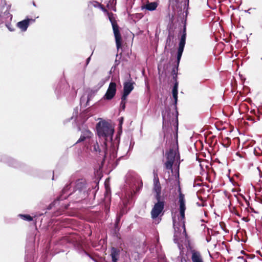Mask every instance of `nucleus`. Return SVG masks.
Listing matches in <instances>:
<instances>
[{"label": "nucleus", "instance_id": "obj_46", "mask_svg": "<svg viewBox=\"0 0 262 262\" xmlns=\"http://www.w3.org/2000/svg\"><path fill=\"white\" fill-rule=\"evenodd\" d=\"M243 258V257H238V258Z\"/></svg>", "mask_w": 262, "mask_h": 262}, {"label": "nucleus", "instance_id": "obj_31", "mask_svg": "<svg viewBox=\"0 0 262 262\" xmlns=\"http://www.w3.org/2000/svg\"><path fill=\"white\" fill-rule=\"evenodd\" d=\"M90 60H91V57H89V58H87L86 61V66L89 64Z\"/></svg>", "mask_w": 262, "mask_h": 262}, {"label": "nucleus", "instance_id": "obj_7", "mask_svg": "<svg viewBox=\"0 0 262 262\" xmlns=\"http://www.w3.org/2000/svg\"><path fill=\"white\" fill-rule=\"evenodd\" d=\"M153 191L156 193L155 195L156 199L161 198V186L158 174L156 172H154Z\"/></svg>", "mask_w": 262, "mask_h": 262}, {"label": "nucleus", "instance_id": "obj_26", "mask_svg": "<svg viewBox=\"0 0 262 262\" xmlns=\"http://www.w3.org/2000/svg\"><path fill=\"white\" fill-rule=\"evenodd\" d=\"M5 25L6 27L8 29V30L10 31H13L14 30V28L13 26L11 25V24L9 23H5Z\"/></svg>", "mask_w": 262, "mask_h": 262}, {"label": "nucleus", "instance_id": "obj_21", "mask_svg": "<svg viewBox=\"0 0 262 262\" xmlns=\"http://www.w3.org/2000/svg\"><path fill=\"white\" fill-rule=\"evenodd\" d=\"M172 38H173L172 36H171L170 35H168L166 38V45L165 48H167V47L170 48L172 46Z\"/></svg>", "mask_w": 262, "mask_h": 262}, {"label": "nucleus", "instance_id": "obj_11", "mask_svg": "<svg viewBox=\"0 0 262 262\" xmlns=\"http://www.w3.org/2000/svg\"><path fill=\"white\" fill-rule=\"evenodd\" d=\"M113 30L114 34L117 48L118 49L121 46V36L118 25L113 24Z\"/></svg>", "mask_w": 262, "mask_h": 262}, {"label": "nucleus", "instance_id": "obj_10", "mask_svg": "<svg viewBox=\"0 0 262 262\" xmlns=\"http://www.w3.org/2000/svg\"><path fill=\"white\" fill-rule=\"evenodd\" d=\"M93 133L89 129H84L81 132V134L79 139L76 142V144L83 142L84 141L88 142L89 144H92L91 138L93 137Z\"/></svg>", "mask_w": 262, "mask_h": 262}, {"label": "nucleus", "instance_id": "obj_14", "mask_svg": "<svg viewBox=\"0 0 262 262\" xmlns=\"http://www.w3.org/2000/svg\"><path fill=\"white\" fill-rule=\"evenodd\" d=\"M191 259L192 262H204L201 253L195 250H191Z\"/></svg>", "mask_w": 262, "mask_h": 262}, {"label": "nucleus", "instance_id": "obj_12", "mask_svg": "<svg viewBox=\"0 0 262 262\" xmlns=\"http://www.w3.org/2000/svg\"><path fill=\"white\" fill-rule=\"evenodd\" d=\"M35 21L34 19L27 18L22 21L18 22L17 24V26L22 31H26L30 23H33Z\"/></svg>", "mask_w": 262, "mask_h": 262}, {"label": "nucleus", "instance_id": "obj_38", "mask_svg": "<svg viewBox=\"0 0 262 262\" xmlns=\"http://www.w3.org/2000/svg\"><path fill=\"white\" fill-rule=\"evenodd\" d=\"M85 254H86L88 256H89L91 258H92V257L91 256V255H90L89 254L87 253L86 252H85Z\"/></svg>", "mask_w": 262, "mask_h": 262}, {"label": "nucleus", "instance_id": "obj_44", "mask_svg": "<svg viewBox=\"0 0 262 262\" xmlns=\"http://www.w3.org/2000/svg\"><path fill=\"white\" fill-rule=\"evenodd\" d=\"M169 177H170V176H169ZM168 180H170V179H171V178H168Z\"/></svg>", "mask_w": 262, "mask_h": 262}, {"label": "nucleus", "instance_id": "obj_34", "mask_svg": "<svg viewBox=\"0 0 262 262\" xmlns=\"http://www.w3.org/2000/svg\"><path fill=\"white\" fill-rule=\"evenodd\" d=\"M257 169L259 171L260 177H262V172L260 171L259 167H257Z\"/></svg>", "mask_w": 262, "mask_h": 262}, {"label": "nucleus", "instance_id": "obj_4", "mask_svg": "<svg viewBox=\"0 0 262 262\" xmlns=\"http://www.w3.org/2000/svg\"><path fill=\"white\" fill-rule=\"evenodd\" d=\"M157 202L154 204L151 212V217L156 224H158L161 221V217L164 214L165 206L164 201L159 198L156 199Z\"/></svg>", "mask_w": 262, "mask_h": 262}, {"label": "nucleus", "instance_id": "obj_2", "mask_svg": "<svg viewBox=\"0 0 262 262\" xmlns=\"http://www.w3.org/2000/svg\"><path fill=\"white\" fill-rule=\"evenodd\" d=\"M180 216L172 217L173 226L174 230L173 241L178 243L182 235H186V232L185 226V211L186 210L185 202L184 196L181 194L179 196Z\"/></svg>", "mask_w": 262, "mask_h": 262}, {"label": "nucleus", "instance_id": "obj_47", "mask_svg": "<svg viewBox=\"0 0 262 262\" xmlns=\"http://www.w3.org/2000/svg\"><path fill=\"white\" fill-rule=\"evenodd\" d=\"M261 59L262 60V58H261Z\"/></svg>", "mask_w": 262, "mask_h": 262}, {"label": "nucleus", "instance_id": "obj_19", "mask_svg": "<svg viewBox=\"0 0 262 262\" xmlns=\"http://www.w3.org/2000/svg\"><path fill=\"white\" fill-rule=\"evenodd\" d=\"M68 189H69V186L68 185H67L65 187H64V188L62 190V193H63V194L61 195L60 196H59V198H58L57 199V200H55L54 201L55 203H56L57 202L59 201L60 200H63V199H67L68 196L71 194V193H69L68 194H67V195H65V196L64 195V194L66 193V191L68 190Z\"/></svg>", "mask_w": 262, "mask_h": 262}, {"label": "nucleus", "instance_id": "obj_29", "mask_svg": "<svg viewBox=\"0 0 262 262\" xmlns=\"http://www.w3.org/2000/svg\"><path fill=\"white\" fill-rule=\"evenodd\" d=\"M182 3H184V5L188 6L189 5V0H182Z\"/></svg>", "mask_w": 262, "mask_h": 262}, {"label": "nucleus", "instance_id": "obj_15", "mask_svg": "<svg viewBox=\"0 0 262 262\" xmlns=\"http://www.w3.org/2000/svg\"><path fill=\"white\" fill-rule=\"evenodd\" d=\"M85 183L82 180H78L76 182L75 185V192L78 191V193H84L85 192Z\"/></svg>", "mask_w": 262, "mask_h": 262}, {"label": "nucleus", "instance_id": "obj_9", "mask_svg": "<svg viewBox=\"0 0 262 262\" xmlns=\"http://www.w3.org/2000/svg\"><path fill=\"white\" fill-rule=\"evenodd\" d=\"M116 91V83L114 82H111L109 84L106 92L103 96L104 99L107 100H112L115 96Z\"/></svg>", "mask_w": 262, "mask_h": 262}, {"label": "nucleus", "instance_id": "obj_13", "mask_svg": "<svg viewBox=\"0 0 262 262\" xmlns=\"http://www.w3.org/2000/svg\"><path fill=\"white\" fill-rule=\"evenodd\" d=\"M12 19V15L8 9L3 13L0 14V24L9 23Z\"/></svg>", "mask_w": 262, "mask_h": 262}, {"label": "nucleus", "instance_id": "obj_28", "mask_svg": "<svg viewBox=\"0 0 262 262\" xmlns=\"http://www.w3.org/2000/svg\"><path fill=\"white\" fill-rule=\"evenodd\" d=\"M120 216L117 217L116 219L115 225V229H117L118 228V225L120 222Z\"/></svg>", "mask_w": 262, "mask_h": 262}, {"label": "nucleus", "instance_id": "obj_37", "mask_svg": "<svg viewBox=\"0 0 262 262\" xmlns=\"http://www.w3.org/2000/svg\"><path fill=\"white\" fill-rule=\"evenodd\" d=\"M90 98L89 96H88V100H87V102H86L87 103H88V102L90 101Z\"/></svg>", "mask_w": 262, "mask_h": 262}, {"label": "nucleus", "instance_id": "obj_5", "mask_svg": "<svg viewBox=\"0 0 262 262\" xmlns=\"http://www.w3.org/2000/svg\"><path fill=\"white\" fill-rule=\"evenodd\" d=\"M176 151L170 149L168 152L166 154V161L164 163V167L166 170H170L173 174V169L172 166L176 157Z\"/></svg>", "mask_w": 262, "mask_h": 262}, {"label": "nucleus", "instance_id": "obj_42", "mask_svg": "<svg viewBox=\"0 0 262 262\" xmlns=\"http://www.w3.org/2000/svg\"><path fill=\"white\" fill-rule=\"evenodd\" d=\"M197 205H198L199 206H202V205H201L200 204H199V203H197Z\"/></svg>", "mask_w": 262, "mask_h": 262}, {"label": "nucleus", "instance_id": "obj_39", "mask_svg": "<svg viewBox=\"0 0 262 262\" xmlns=\"http://www.w3.org/2000/svg\"><path fill=\"white\" fill-rule=\"evenodd\" d=\"M172 72H173L174 73H176V70L174 69L172 70Z\"/></svg>", "mask_w": 262, "mask_h": 262}, {"label": "nucleus", "instance_id": "obj_23", "mask_svg": "<svg viewBox=\"0 0 262 262\" xmlns=\"http://www.w3.org/2000/svg\"><path fill=\"white\" fill-rule=\"evenodd\" d=\"M107 15H108V16L109 20H110V22L112 24V26H113V24H114L115 25H118L116 21L115 20V19L113 17V14L107 12Z\"/></svg>", "mask_w": 262, "mask_h": 262}, {"label": "nucleus", "instance_id": "obj_30", "mask_svg": "<svg viewBox=\"0 0 262 262\" xmlns=\"http://www.w3.org/2000/svg\"><path fill=\"white\" fill-rule=\"evenodd\" d=\"M135 181H136V183H137L138 185L139 184H140V183L141 184V185L142 184L141 181H140V180L138 178H136Z\"/></svg>", "mask_w": 262, "mask_h": 262}, {"label": "nucleus", "instance_id": "obj_41", "mask_svg": "<svg viewBox=\"0 0 262 262\" xmlns=\"http://www.w3.org/2000/svg\"><path fill=\"white\" fill-rule=\"evenodd\" d=\"M162 117H163V120L164 121V116L163 115V114H162Z\"/></svg>", "mask_w": 262, "mask_h": 262}, {"label": "nucleus", "instance_id": "obj_40", "mask_svg": "<svg viewBox=\"0 0 262 262\" xmlns=\"http://www.w3.org/2000/svg\"><path fill=\"white\" fill-rule=\"evenodd\" d=\"M123 204H124V205H126V203L125 202V201H123Z\"/></svg>", "mask_w": 262, "mask_h": 262}, {"label": "nucleus", "instance_id": "obj_16", "mask_svg": "<svg viewBox=\"0 0 262 262\" xmlns=\"http://www.w3.org/2000/svg\"><path fill=\"white\" fill-rule=\"evenodd\" d=\"M158 5V3L156 2H149L148 1L145 5L142 6L141 9H145L148 11H152L157 9Z\"/></svg>", "mask_w": 262, "mask_h": 262}, {"label": "nucleus", "instance_id": "obj_27", "mask_svg": "<svg viewBox=\"0 0 262 262\" xmlns=\"http://www.w3.org/2000/svg\"><path fill=\"white\" fill-rule=\"evenodd\" d=\"M176 179H179V164L177 167V169L175 171V174L173 175Z\"/></svg>", "mask_w": 262, "mask_h": 262}, {"label": "nucleus", "instance_id": "obj_24", "mask_svg": "<svg viewBox=\"0 0 262 262\" xmlns=\"http://www.w3.org/2000/svg\"><path fill=\"white\" fill-rule=\"evenodd\" d=\"M7 162L8 163V164L9 166L14 167H17V163L13 159L9 158V159H8V161H7Z\"/></svg>", "mask_w": 262, "mask_h": 262}, {"label": "nucleus", "instance_id": "obj_8", "mask_svg": "<svg viewBox=\"0 0 262 262\" xmlns=\"http://www.w3.org/2000/svg\"><path fill=\"white\" fill-rule=\"evenodd\" d=\"M135 82L130 78L124 82L123 83V92L122 96H123V99L129 95L134 89Z\"/></svg>", "mask_w": 262, "mask_h": 262}, {"label": "nucleus", "instance_id": "obj_43", "mask_svg": "<svg viewBox=\"0 0 262 262\" xmlns=\"http://www.w3.org/2000/svg\"><path fill=\"white\" fill-rule=\"evenodd\" d=\"M244 262H248L246 259H244Z\"/></svg>", "mask_w": 262, "mask_h": 262}, {"label": "nucleus", "instance_id": "obj_3", "mask_svg": "<svg viewBox=\"0 0 262 262\" xmlns=\"http://www.w3.org/2000/svg\"><path fill=\"white\" fill-rule=\"evenodd\" d=\"M97 135L100 140L110 142L111 144L114 134V129L106 122H99L96 126Z\"/></svg>", "mask_w": 262, "mask_h": 262}, {"label": "nucleus", "instance_id": "obj_6", "mask_svg": "<svg viewBox=\"0 0 262 262\" xmlns=\"http://www.w3.org/2000/svg\"><path fill=\"white\" fill-rule=\"evenodd\" d=\"M186 33L185 29H184L183 34L181 36L180 41L179 43V48L178 50L177 56V70H178L179 63L184 51L185 41H186Z\"/></svg>", "mask_w": 262, "mask_h": 262}, {"label": "nucleus", "instance_id": "obj_36", "mask_svg": "<svg viewBox=\"0 0 262 262\" xmlns=\"http://www.w3.org/2000/svg\"><path fill=\"white\" fill-rule=\"evenodd\" d=\"M102 11H103L104 12H107V13L108 12L107 11V10H106L105 9H104V8H102Z\"/></svg>", "mask_w": 262, "mask_h": 262}, {"label": "nucleus", "instance_id": "obj_1", "mask_svg": "<svg viewBox=\"0 0 262 262\" xmlns=\"http://www.w3.org/2000/svg\"><path fill=\"white\" fill-rule=\"evenodd\" d=\"M107 142L103 140L92 141L90 144V149L95 155L102 158L103 161H108V163L112 164L117 157V150L114 145L111 146L109 151L107 150Z\"/></svg>", "mask_w": 262, "mask_h": 262}, {"label": "nucleus", "instance_id": "obj_22", "mask_svg": "<svg viewBox=\"0 0 262 262\" xmlns=\"http://www.w3.org/2000/svg\"><path fill=\"white\" fill-rule=\"evenodd\" d=\"M19 216L20 217L21 219H22L23 220L27 221H31L33 220L32 217H31L29 214H19Z\"/></svg>", "mask_w": 262, "mask_h": 262}, {"label": "nucleus", "instance_id": "obj_18", "mask_svg": "<svg viewBox=\"0 0 262 262\" xmlns=\"http://www.w3.org/2000/svg\"><path fill=\"white\" fill-rule=\"evenodd\" d=\"M119 250L116 248L113 247L111 249V256L113 262H117V257L119 255Z\"/></svg>", "mask_w": 262, "mask_h": 262}, {"label": "nucleus", "instance_id": "obj_35", "mask_svg": "<svg viewBox=\"0 0 262 262\" xmlns=\"http://www.w3.org/2000/svg\"><path fill=\"white\" fill-rule=\"evenodd\" d=\"M129 176V174H128V175L127 176V183H129V180H128Z\"/></svg>", "mask_w": 262, "mask_h": 262}, {"label": "nucleus", "instance_id": "obj_17", "mask_svg": "<svg viewBox=\"0 0 262 262\" xmlns=\"http://www.w3.org/2000/svg\"><path fill=\"white\" fill-rule=\"evenodd\" d=\"M178 82L177 81H176L172 90V96L174 100V105L175 106L176 108H177V104L178 101Z\"/></svg>", "mask_w": 262, "mask_h": 262}, {"label": "nucleus", "instance_id": "obj_25", "mask_svg": "<svg viewBox=\"0 0 262 262\" xmlns=\"http://www.w3.org/2000/svg\"><path fill=\"white\" fill-rule=\"evenodd\" d=\"M126 98H127V97H125V98L123 99V96H121V101L120 103V106L123 110H124L125 108V103H126L125 100H126Z\"/></svg>", "mask_w": 262, "mask_h": 262}, {"label": "nucleus", "instance_id": "obj_33", "mask_svg": "<svg viewBox=\"0 0 262 262\" xmlns=\"http://www.w3.org/2000/svg\"><path fill=\"white\" fill-rule=\"evenodd\" d=\"M94 4L93 6H94V7H97V5H99V4H98L97 2H94Z\"/></svg>", "mask_w": 262, "mask_h": 262}, {"label": "nucleus", "instance_id": "obj_32", "mask_svg": "<svg viewBox=\"0 0 262 262\" xmlns=\"http://www.w3.org/2000/svg\"><path fill=\"white\" fill-rule=\"evenodd\" d=\"M176 123H177L176 126V130H178V119H177Z\"/></svg>", "mask_w": 262, "mask_h": 262}, {"label": "nucleus", "instance_id": "obj_45", "mask_svg": "<svg viewBox=\"0 0 262 262\" xmlns=\"http://www.w3.org/2000/svg\"><path fill=\"white\" fill-rule=\"evenodd\" d=\"M54 176H53V177H52V180H54Z\"/></svg>", "mask_w": 262, "mask_h": 262}, {"label": "nucleus", "instance_id": "obj_20", "mask_svg": "<svg viewBox=\"0 0 262 262\" xmlns=\"http://www.w3.org/2000/svg\"><path fill=\"white\" fill-rule=\"evenodd\" d=\"M116 3V0H110L107 4V7L111 8L113 11H116L115 5Z\"/></svg>", "mask_w": 262, "mask_h": 262}]
</instances>
